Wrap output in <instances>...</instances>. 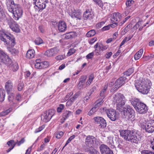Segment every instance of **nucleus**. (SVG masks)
<instances>
[{
	"label": "nucleus",
	"instance_id": "20",
	"mask_svg": "<svg viewBox=\"0 0 154 154\" xmlns=\"http://www.w3.org/2000/svg\"><path fill=\"white\" fill-rule=\"evenodd\" d=\"M57 26L58 30L60 32H63L66 30V24L64 21H60L58 23Z\"/></svg>",
	"mask_w": 154,
	"mask_h": 154
},
{
	"label": "nucleus",
	"instance_id": "48",
	"mask_svg": "<svg viewBox=\"0 0 154 154\" xmlns=\"http://www.w3.org/2000/svg\"><path fill=\"white\" fill-rule=\"evenodd\" d=\"M45 127L44 125H42L39 127L38 128L36 129L35 131V133H36L41 131Z\"/></svg>",
	"mask_w": 154,
	"mask_h": 154
},
{
	"label": "nucleus",
	"instance_id": "34",
	"mask_svg": "<svg viewBox=\"0 0 154 154\" xmlns=\"http://www.w3.org/2000/svg\"><path fill=\"white\" fill-rule=\"evenodd\" d=\"M94 78V75L93 74L90 75L89 77V79L86 83L87 85H89L92 82Z\"/></svg>",
	"mask_w": 154,
	"mask_h": 154
},
{
	"label": "nucleus",
	"instance_id": "19",
	"mask_svg": "<svg viewBox=\"0 0 154 154\" xmlns=\"http://www.w3.org/2000/svg\"><path fill=\"white\" fill-rule=\"evenodd\" d=\"M59 50L57 48H54L47 51L45 53V55L48 57L55 56L58 53Z\"/></svg>",
	"mask_w": 154,
	"mask_h": 154
},
{
	"label": "nucleus",
	"instance_id": "5",
	"mask_svg": "<svg viewBox=\"0 0 154 154\" xmlns=\"http://www.w3.org/2000/svg\"><path fill=\"white\" fill-rule=\"evenodd\" d=\"M131 103L134 107L136 112L141 114L146 113L148 111L146 105L142 102L140 99H134L131 102Z\"/></svg>",
	"mask_w": 154,
	"mask_h": 154
},
{
	"label": "nucleus",
	"instance_id": "35",
	"mask_svg": "<svg viewBox=\"0 0 154 154\" xmlns=\"http://www.w3.org/2000/svg\"><path fill=\"white\" fill-rule=\"evenodd\" d=\"M134 69L133 68L129 69L124 72V75L129 76L134 72Z\"/></svg>",
	"mask_w": 154,
	"mask_h": 154
},
{
	"label": "nucleus",
	"instance_id": "46",
	"mask_svg": "<svg viewBox=\"0 0 154 154\" xmlns=\"http://www.w3.org/2000/svg\"><path fill=\"white\" fill-rule=\"evenodd\" d=\"M75 135H73L71 136L67 140V141L65 146H64L63 148L62 149H63L64 147L66 146L73 139L75 138Z\"/></svg>",
	"mask_w": 154,
	"mask_h": 154
},
{
	"label": "nucleus",
	"instance_id": "12",
	"mask_svg": "<svg viewBox=\"0 0 154 154\" xmlns=\"http://www.w3.org/2000/svg\"><path fill=\"white\" fill-rule=\"evenodd\" d=\"M55 112V111L52 109L46 111L41 116L42 120L44 122H48L51 119Z\"/></svg>",
	"mask_w": 154,
	"mask_h": 154
},
{
	"label": "nucleus",
	"instance_id": "21",
	"mask_svg": "<svg viewBox=\"0 0 154 154\" xmlns=\"http://www.w3.org/2000/svg\"><path fill=\"white\" fill-rule=\"evenodd\" d=\"M126 79L125 77H122L119 78L115 83V88L118 89L125 83V81Z\"/></svg>",
	"mask_w": 154,
	"mask_h": 154
},
{
	"label": "nucleus",
	"instance_id": "6",
	"mask_svg": "<svg viewBox=\"0 0 154 154\" xmlns=\"http://www.w3.org/2000/svg\"><path fill=\"white\" fill-rule=\"evenodd\" d=\"M0 38L7 45L13 47L15 44L14 37L10 33L0 31Z\"/></svg>",
	"mask_w": 154,
	"mask_h": 154
},
{
	"label": "nucleus",
	"instance_id": "62",
	"mask_svg": "<svg viewBox=\"0 0 154 154\" xmlns=\"http://www.w3.org/2000/svg\"><path fill=\"white\" fill-rule=\"evenodd\" d=\"M128 39L127 37H125L124 39L122 41V42L121 43L120 45V47H121L123 45H124L126 42L127 41V39Z\"/></svg>",
	"mask_w": 154,
	"mask_h": 154
},
{
	"label": "nucleus",
	"instance_id": "64",
	"mask_svg": "<svg viewBox=\"0 0 154 154\" xmlns=\"http://www.w3.org/2000/svg\"><path fill=\"white\" fill-rule=\"evenodd\" d=\"M112 24L110 25V26L112 28H114L116 27L118 25V23L117 22H114L113 21H112Z\"/></svg>",
	"mask_w": 154,
	"mask_h": 154
},
{
	"label": "nucleus",
	"instance_id": "22",
	"mask_svg": "<svg viewBox=\"0 0 154 154\" xmlns=\"http://www.w3.org/2000/svg\"><path fill=\"white\" fill-rule=\"evenodd\" d=\"M100 151L102 154H108L111 152L112 153L109 148L106 145L104 144L101 145L100 147Z\"/></svg>",
	"mask_w": 154,
	"mask_h": 154
},
{
	"label": "nucleus",
	"instance_id": "60",
	"mask_svg": "<svg viewBox=\"0 0 154 154\" xmlns=\"http://www.w3.org/2000/svg\"><path fill=\"white\" fill-rule=\"evenodd\" d=\"M97 38H94L91 39L89 42V43L92 45L97 40Z\"/></svg>",
	"mask_w": 154,
	"mask_h": 154
},
{
	"label": "nucleus",
	"instance_id": "25",
	"mask_svg": "<svg viewBox=\"0 0 154 154\" xmlns=\"http://www.w3.org/2000/svg\"><path fill=\"white\" fill-rule=\"evenodd\" d=\"M76 36V33L74 32H70L67 33L63 35L64 39H67L75 37Z\"/></svg>",
	"mask_w": 154,
	"mask_h": 154
},
{
	"label": "nucleus",
	"instance_id": "27",
	"mask_svg": "<svg viewBox=\"0 0 154 154\" xmlns=\"http://www.w3.org/2000/svg\"><path fill=\"white\" fill-rule=\"evenodd\" d=\"M35 52L33 49H30L28 51L26 54V57L28 58H33L35 55Z\"/></svg>",
	"mask_w": 154,
	"mask_h": 154
},
{
	"label": "nucleus",
	"instance_id": "44",
	"mask_svg": "<svg viewBox=\"0 0 154 154\" xmlns=\"http://www.w3.org/2000/svg\"><path fill=\"white\" fill-rule=\"evenodd\" d=\"M35 42L37 45H39L43 43L42 40L40 38H37Z\"/></svg>",
	"mask_w": 154,
	"mask_h": 154
},
{
	"label": "nucleus",
	"instance_id": "39",
	"mask_svg": "<svg viewBox=\"0 0 154 154\" xmlns=\"http://www.w3.org/2000/svg\"><path fill=\"white\" fill-rule=\"evenodd\" d=\"M17 143L16 142L15 143L14 140H10L8 141L7 143V144L10 147H12L14 146V148Z\"/></svg>",
	"mask_w": 154,
	"mask_h": 154
},
{
	"label": "nucleus",
	"instance_id": "38",
	"mask_svg": "<svg viewBox=\"0 0 154 154\" xmlns=\"http://www.w3.org/2000/svg\"><path fill=\"white\" fill-rule=\"evenodd\" d=\"M63 133L61 131H59L55 133V136L58 139L60 138L63 135Z\"/></svg>",
	"mask_w": 154,
	"mask_h": 154
},
{
	"label": "nucleus",
	"instance_id": "2",
	"mask_svg": "<svg viewBox=\"0 0 154 154\" xmlns=\"http://www.w3.org/2000/svg\"><path fill=\"white\" fill-rule=\"evenodd\" d=\"M151 85L150 81L147 79H142L136 80L135 86L137 90L143 94H147L149 91V88Z\"/></svg>",
	"mask_w": 154,
	"mask_h": 154
},
{
	"label": "nucleus",
	"instance_id": "14",
	"mask_svg": "<svg viewBox=\"0 0 154 154\" xmlns=\"http://www.w3.org/2000/svg\"><path fill=\"white\" fill-rule=\"evenodd\" d=\"M94 122L98 125L99 127L102 128H105L106 125V120L102 117L97 116L93 118Z\"/></svg>",
	"mask_w": 154,
	"mask_h": 154
},
{
	"label": "nucleus",
	"instance_id": "37",
	"mask_svg": "<svg viewBox=\"0 0 154 154\" xmlns=\"http://www.w3.org/2000/svg\"><path fill=\"white\" fill-rule=\"evenodd\" d=\"M12 109L11 108H10L5 111L2 112L0 113V116H2L8 114L12 111Z\"/></svg>",
	"mask_w": 154,
	"mask_h": 154
},
{
	"label": "nucleus",
	"instance_id": "40",
	"mask_svg": "<svg viewBox=\"0 0 154 154\" xmlns=\"http://www.w3.org/2000/svg\"><path fill=\"white\" fill-rule=\"evenodd\" d=\"M98 109L96 108V107L94 106L93 107L88 113V115L91 116L94 114L97 111Z\"/></svg>",
	"mask_w": 154,
	"mask_h": 154
},
{
	"label": "nucleus",
	"instance_id": "10",
	"mask_svg": "<svg viewBox=\"0 0 154 154\" xmlns=\"http://www.w3.org/2000/svg\"><path fill=\"white\" fill-rule=\"evenodd\" d=\"M141 127L145 130L146 132L152 133L154 131V120H152L147 123L140 122Z\"/></svg>",
	"mask_w": 154,
	"mask_h": 154
},
{
	"label": "nucleus",
	"instance_id": "63",
	"mask_svg": "<svg viewBox=\"0 0 154 154\" xmlns=\"http://www.w3.org/2000/svg\"><path fill=\"white\" fill-rule=\"evenodd\" d=\"M112 54V53L111 52L107 53L105 55V57L106 58H109L110 57Z\"/></svg>",
	"mask_w": 154,
	"mask_h": 154
},
{
	"label": "nucleus",
	"instance_id": "7",
	"mask_svg": "<svg viewBox=\"0 0 154 154\" xmlns=\"http://www.w3.org/2000/svg\"><path fill=\"white\" fill-rule=\"evenodd\" d=\"M113 101L114 104H116L117 109L121 111V108L125 104L126 99L123 94L117 93L113 97Z\"/></svg>",
	"mask_w": 154,
	"mask_h": 154
},
{
	"label": "nucleus",
	"instance_id": "47",
	"mask_svg": "<svg viewBox=\"0 0 154 154\" xmlns=\"http://www.w3.org/2000/svg\"><path fill=\"white\" fill-rule=\"evenodd\" d=\"M89 154H100L99 152L94 149L89 151Z\"/></svg>",
	"mask_w": 154,
	"mask_h": 154
},
{
	"label": "nucleus",
	"instance_id": "53",
	"mask_svg": "<svg viewBox=\"0 0 154 154\" xmlns=\"http://www.w3.org/2000/svg\"><path fill=\"white\" fill-rule=\"evenodd\" d=\"M142 154H154V152L149 150H143L141 152Z\"/></svg>",
	"mask_w": 154,
	"mask_h": 154
},
{
	"label": "nucleus",
	"instance_id": "33",
	"mask_svg": "<svg viewBox=\"0 0 154 154\" xmlns=\"http://www.w3.org/2000/svg\"><path fill=\"white\" fill-rule=\"evenodd\" d=\"M96 33V31L92 29L87 32L86 36L88 37L93 36Z\"/></svg>",
	"mask_w": 154,
	"mask_h": 154
},
{
	"label": "nucleus",
	"instance_id": "8",
	"mask_svg": "<svg viewBox=\"0 0 154 154\" xmlns=\"http://www.w3.org/2000/svg\"><path fill=\"white\" fill-rule=\"evenodd\" d=\"M85 144L89 148L97 147L100 145L99 141L93 136H87L85 140Z\"/></svg>",
	"mask_w": 154,
	"mask_h": 154
},
{
	"label": "nucleus",
	"instance_id": "18",
	"mask_svg": "<svg viewBox=\"0 0 154 154\" xmlns=\"http://www.w3.org/2000/svg\"><path fill=\"white\" fill-rule=\"evenodd\" d=\"M70 15L73 18L80 20L82 16V13L79 10L73 9L70 13Z\"/></svg>",
	"mask_w": 154,
	"mask_h": 154
},
{
	"label": "nucleus",
	"instance_id": "16",
	"mask_svg": "<svg viewBox=\"0 0 154 154\" xmlns=\"http://www.w3.org/2000/svg\"><path fill=\"white\" fill-rule=\"evenodd\" d=\"M48 66V63L47 62H40V60L38 59L36 60V63L35 65V67L38 69L46 68Z\"/></svg>",
	"mask_w": 154,
	"mask_h": 154
},
{
	"label": "nucleus",
	"instance_id": "45",
	"mask_svg": "<svg viewBox=\"0 0 154 154\" xmlns=\"http://www.w3.org/2000/svg\"><path fill=\"white\" fill-rule=\"evenodd\" d=\"M87 78V77L85 75H82L80 79V84H81L82 85L84 84L85 81Z\"/></svg>",
	"mask_w": 154,
	"mask_h": 154
},
{
	"label": "nucleus",
	"instance_id": "29",
	"mask_svg": "<svg viewBox=\"0 0 154 154\" xmlns=\"http://www.w3.org/2000/svg\"><path fill=\"white\" fill-rule=\"evenodd\" d=\"M143 51V49H140L134 55V58L135 60H137L141 57Z\"/></svg>",
	"mask_w": 154,
	"mask_h": 154
},
{
	"label": "nucleus",
	"instance_id": "17",
	"mask_svg": "<svg viewBox=\"0 0 154 154\" xmlns=\"http://www.w3.org/2000/svg\"><path fill=\"white\" fill-rule=\"evenodd\" d=\"M8 24L9 26V27L12 31L17 32H19L20 29L18 25L13 20L12 21H8Z\"/></svg>",
	"mask_w": 154,
	"mask_h": 154
},
{
	"label": "nucleus",
	"instance_id": "24",
	"mask_svg": "<svg viewBox=\"0 0 154 154\" xmlns=\"http://www.w3.org/2000/svg\"><path fill=\"white\" fill-rule=\"evenodd\" d=\"M121 17V15L119 13H114L112 15L110 20L111 21L117 22V21L120 20Z\"/></svg>",
	"mask_w": 154,
	"mask_h": 154
},
{
	"label": "nucleus",
	"instance_id": "43",
	"mask_svg": "<svg viewBox=\"0 0 154 154\" xmlns=\"http://www.w3.org/2000/svg\"><path fill=\"white\" fill-rule=\"evenodd\" d=\"M10 52L13 55L17 54H18L19 51L18 50L15 48H9Z\"/></svg>",
	"mask_w": 154,
	"mask_h": 154
},
{
	"label": "nucleus",
	"instance_id": "55",
	"mask_svg": "<svg viewBox=\"0 0 154 154\" xmlns=\"http://www.w3.org/2000/svg\"><path fill=\"white\" fill-rule=\"evenodd\" d=\"M94 56V53L93 52L90 53L88 54L86 56V58L88 59H92Z\"/></svg>",
	"mask_w": 154,
	"mask_h": 154
},
{
	"label": "nucleus",
	"instance_id": "11",
	"mask_svg": "<svg viewBox=\"0 0 154 154\" xmlns=\"http://www.w3.org/2000/svg\"><path fill=\"white\" fill-rule=\"evenodd\" d=\"M123 110L122 114L125 118L130 119L134 117V111L130 106L123 108Z\"/></svg>",
	"mask_w": 154,
	"mask_h": 154
},
{
	"label": "nucleus",
	"instance_id": "1",
	"mask_svg": "<svg viewBox=\"0 0 154 154\" xmlns=\"http://www.w3.org/2000/svg\"><path fill=\"white\" fill-rule=\"evenodd\" d=\"M5 4L8 11L12 14L14 20H17L22 17L23 11L20 5L15 3L13 0H6Z\"/></svg>",
	"mask_w": 154,
	"mask_h": 154
},
{
	"label": "nucleus",
	"instance_id": "61",
	"mask_svg": "<svg viewBox=\"0 0 154 154\" xmlns=\"http://www.w3.org/2000/svg\"><path fill=\"white\" fill-rule=\"evenodd\" d=\"M110 26L109 25L103 27L102 29V31H104L106 30H107L109 29Z\"/></svg>",
	"mask_w": 154,
	"mask_h": 154
},
{
	"label": "nucleus",
	"instance_id": "9",
	"mask_svg": "<svg viewBox=\"0 0 154 154\" xmlns=\"http://www.w3.org/2000/svg\"><path fill=\"white\" fill-rule=\"evenodd\" d=\"M48 2V0H33V3L35 5L34 8L35 11L41 12L45 8Z\"/></svg>",
	"mask_w": 154,
	"mask_h": 154
},
{
	"label": "nucleus",
	"instance_id": "57",
	"mask_svg": "<svg viewBox=\"0 0 154 154\" xmlns=\"http://www.w3.org/2000/svg\"><path fill=\"white\" fill-rule=\"evenodd\" d=\"M14 94L13 93L11 94L8 96V100L9 101H12L14 98Z\"/></svg>",
	"mask_w": 154,
	"mask_h": 154
},
{
	"label": "nucleus",
	"instance_id": "32",
	"mask_svg": "<svg viewBox=\"0 0 154 154\" xmlns=\"http://www.w3.org/2000/svg\"><path fill=\"white\" fill-rule=\"evenodd\" d=\"M103 99L100 98V99L97 100L95 103V106H94L96 107V108L98 109V107L101 105L103 102Z\"/></svg>",
	"mask_w": 154,
	"mask_h": 154
},
{
	"label": "nucleus",
	"instance_id": "23",
	"mask_svg": "<svg viewBox=\"0 0 154 154\" xmlns=\"http://www.w3.org/2000/svg\"><path fill=\"white\" fill-rule=\"evenodd\" d=\"M94 48H96L95 51H103L106 50L108 48L107 45H104L102 44H100L98 43H97L94 46Z\"/></svg>",
	"mask_w": 154,
	"mask_h": 154
},
{
	"label": "nucleus",
	"instance_id": "41",
	"mask_svg": "<svg viewBox=\"0 0 154 154\" xmlns=\"http://www.w3.org/2000/svg\"><path fill=\"white\" fill-rule=\"evenodd\" d=\"M131 27V25H128L126 27H125L121 32V34L122 35L125 34L129 31V29Z\"/></svg>",
	"mask_w": 154,
	"mask_h": 154
},
{
	"label": "nucleus",
	"instance_id": "15",
	"mask_svg": "<svg viewBox=\"0 0 154 154\" xmlns=\"http://www.w3.org/2000/svg\"><path fill=\"white\" fill-rule=\"evenodd\" d=\"M106 113L108 117L112 121H115L118 118V115L114 109H106Z\"/></svg>",
	"mask_w": 154,
	"mask_h": 154
},
{
	"label": "nucleus",
	"instance_id": "26",
	"mask_svg": "<svg viewBox=\"0 0 154 154\" xmlns=\"http://www.w3.org/2000/svg\"><path fill=\"white\" fill-rule=\"evenodd\" d=\"M13 84L10 81H8L5 84V88L8 93L12 90Z\"/></svg>",
	"mask_w": 154,
	"mask_h": 154
},
{
	"label": "nucleus",
	"instance_id": "42",
	"mask_svg": "<svg viewBox=\"0 0 154 154\" xmlns=\"http://www.w3.org/2000/svg\"><path fill=\"white\" fill-rule=\"evenodd\" d=\"M72 114V112L71 111H66L63 113V117L64 119H67Z\"/></svg>",
	"mask_w": 154,
	"mask_h": 154
},
{
	"label": "nucleus",
	"instance_id": "4",
	"mask_svg": "<svg viewBox=\"0 0 154 154\" xmlns=\"http://www.w3.org/2000/svg\"><path fill=\"white\" fill-rule=\"evenodd\" d=\"M0 62L7 64L9 66L10 69L13 71H17L18 69L17 63L15 62H12L8 56L1 50H0Z\"/></svg>",
	"mask_w": 154,
	"mask_h": 154
},
{
	"label": "nucleus",
	"instance_id": "56",
	"mask_svg": "<svg viewBox=\"0 0 154 154\" xmlns=\"http://www.w3.org/2000/svg\"><path fill=\"white\" fill-rule=\"evenodd\" d=\"M23 86V83L22 82H20L19 83L18 85V89L19 91L22 90Z\"/></svg>",
	"mask_w": 154,
	"mask_h": 154
},
{
	"label": "nucleus",
	"instance_id": "28",
	"mask_svg": "<svg viewBox=\"0 0 154 154\" xmlns=\"http://www.w3.org/2000/svg\"><path fill=\"white\" fill-rule=\"evenodd\" d=\"M107 88V85H105L103 89H102L100 91V96L101 97V98L104 99L106 96V91Z\"/></svg>",
	"mask_w": 154,
	"mask_h": 154
},
{
	"label": "nucleus",
	"instance_id": "52",
	"mask_svg": "<svg viewBox=\"0 0 154 154\" xmlns=\"http://www.w3.org/2000/svg\"><path fill=\"white\" fill-rule=\"evenodd\" d=\"M75 52V50L74 49H71L69 50V51L67 54V56H70Z\"/></svg>",
	"mask_w": 154,
	"mask_h": 154
},
{
	"label": "nucleus",
	"instance_id": "54",
	"mask_svg": "<svg viewBox=\"0 0 154 154\" xmlns=\"http://www.w3.org/2000/svg\"><path fill=\"white\" fill-rule=\"evenodd\" d=\"M105 22L104 21H102L100 23H97L96 25V27L98 29H99L102 27L103 25L105 24Z\"/></svg>",
	"mask_w": 154,
	"mask_h": 154
},
{
	"label": "nucleus",
	"instance_id": "13",
	"mask_svg": "<svg viewBox=\"0 0 154 154\" xmlns=\"http://www.w3.org/2000/svg\"><path fill=\"white\" fill-rule=\"evenodd\" d=\"M94 16L91 9H87L84 12L83 17L85 20H86L90 23L93 21V19Z\"/></svg>",
	"mask_w": 154,
	"mask_h": 154
},
{
	"label": "nucleus",
	"instance_id": "36",
	"mask_svg": "<svg viewBox=\"0 0 154 154\" xmlns=\"http://www.w3.org/2000/svg\"><path fill=\"white\" fill-rule=\"evenodd\" d=\"M66 58V56L65 54L62 55H59L55 57V59L57 61L62 60L65 59Z\"/></svg>",
	"mask_w": 154,
	"mask_h": 154
},
{
	"label": "nucleus",
	"instance_id": "31",
	"mask_svg": "<svg viewBox=\"0 0 154 154\" xmlns=\"http://www.w3.org/2000/svg\"><path fill=\"white\" fill-rule=\"evenodd\" d=\"M78 94L77 93H76L73 96L70 98L69 100L67 103H68L69 105H71L75 100L77 99L78 97Z\"/></svg>",
	"mask_w": 154,
	"mask_h": 154
},
{
	"label": "nucleus",
	"instance_id": "30",
	"mask_svg": "<svg viewBox=\"0 0 154 154\" xmlns=\"http://www.w3.org/2000/svg\"><path fill=\"white\" fill-rule=\"evenodd\" d=\"M5 92L3 89H0V101L3 102L5 99Z\"/></svg>",
	"mask_w": 154,
	"mask_h": 154
},
{
	"label": "nucleus",
	"instance_id": "50",
	"mask_svg": "<svg viewBox=\"0 0 154 154\" xmlns=\"http://www.w3.org/2000/svg\"><path fill=\"white\" fill-rule=\"evenodd\" d=\"M142 22H138L134 26V28L135 29H137L142 25Z\"/></svg>",
	"mask_w": 154,
	"mask_h": 154
},
{
	"label": "nucleus",
	"instance_id": "51",
	"mask_svg": "<svg viewBox=\"0 0 154 154\" xmlns=\"http://www.w3.org/2000/svg\"><path fill=\"white\" fill-rule=\"evenodd\" d=\"M64 107V105L60 104V105L59 107L57 109V110L58 112H61L62 110H63Z\"/></svg>",
	"mask_w": 154,
	"mask_h": 154
},
{
	"label": "nucleus",
	"instance_id": "59",
	"mask_svg": "<svg viewBox=\"0 0 154 154\" xmlns=\"http://www.w3.org/2000/svg\"><path fill=\"white\" fill-rule=\"evenodd\" d=\"M25 141V140L24 138H22L20 141L19 142L18 141L16 142L17 143L16 144H17L18 146H20L21 144L23 143Z\"/></svg>",
	"mask_w": 154,
	"mask_h": 154
},
{
	"label": "nucleus",
	"instance_id": "3",
	"mask_svg": "<svg viewBox=\"0 0 154 154\" xmlns=\"http://www.w3.org/2000/svg\"><path fill=\"white\" fill-rule=\"evenodd\" d=\"M119 132L120 136L124 139L131 142L137 143L141 139L138 134L133 131L120 130Z\"/></svg>",
	"mask_w": 154,
	"mask_h": 154
},
{
	"label": "nucleus",
	"instance_id": "58",
	"mask_svg": "<svg viewBox=\"0 0 154 154\" xmlns=\"http://www.w3.org/2000/svg\"><path fill=\"white\" fill-rule=\"evenodd\" d=\"M150 147L153 150H154V139L150 140Z\"/></svg>",
	"mask_w": 154,
	"mask_h": 154
},
{
	"label": "nucleus",
	"instance_id": "49",
	"mask_svg": "<svg viewBox=\"0 0 154 154\" xmlns=\"http://www.w3.org/2000/svg\"><path fill=\"white\" fill-rule=\"evenodd\" d=\"M134 2V1L132 0H127L126 2V5L127 6H130Z\"/></svg>",
	"mask_w": 154,
	"mask_h": 154
}]
</instances>
